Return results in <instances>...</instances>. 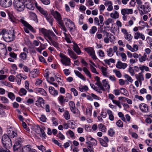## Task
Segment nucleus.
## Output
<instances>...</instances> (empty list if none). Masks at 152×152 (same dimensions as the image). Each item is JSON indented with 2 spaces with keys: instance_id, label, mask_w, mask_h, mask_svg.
I'll return each instance as SVG.
<instances>
[{
  "instance_id": "21",
  "label": "nucleus",
  "mask_w": 152,
  "mask_h": 152,
  "mask_svg": "<svg viewBox=\"0 0 152 152\" xmlns=\"http://www.w3.org/2000/svg\"><path fill=\"white\" fill-rule=\"evenodd\" d=\"M135 76L136 79L139 81L140 85H141L142 81L144 80V77L142 72H140L139 73L138 75H135Z\"/></svg>"
},
{
  "instance_id": "20",
  "label": "nucleus",
  "mask_w": 152,
  "mask_h": 152,
  "mask_svg": "<svg viewBox=\"0 0 152 152\" xmlns=\"http://www.w3.org/2000/svg\"><path fill=\"white\" fill-rule=\"evenodd\" d=\"M7 134L11 138H13L14 137H16L17 136V131L11 129L7 131Z\"/></svg>"
},
{
  "instance_id": "51",
  "label": "nucleus",
  "mask_w": 152,
  "mask_h": 152,
  "mask_svg": "<svg viewBox=\"0 0 152 152\" xmlns=\"http://www.w3.org/2000/svg\"><path fill=\"white\" fill-rule=\"evenodd\" d=\"M107 55L110 56L111 57L113 55V49L112 48H110L107 50Z\"/></svg>"
},
{
  "instance_id": "44",
  "label": "nucleus",
  "mask_w": 152,
  "mask_h": 152,
  "mask_svg": "<svg viewBox=\"0 0 152 152\" xmlns=\"http://www.w3.org/2000/svg\"><path fill=\"white\" fill-rule=\"evenodd\" d=\"M80 91L81 92H84L88 91V86L86 85L84 86H80L79 87Z\"/></svg>"
},
{
  "instance_id": "3",
  "label": "nucleus",
  "mask_w": 152,
  "mask_h": 152,
  "mask_svg": "<svg viewBox=\"0 0 152 152\" xmlns=\"http://www.w3.org/2000/svg\"><path fill=\"white\" fill-rule=\"evenodd\" d=\"M41 31L42 33L44 35L47 41L50 43V42L46 38V37H47L48 39V36L50 37L52 36L53 37V38L54 40V41H55L57 40L58 39V37L52 31L49 30H48L45 28H42L41 29Z\"/></svg>"
},
{
  "instance_id": "2",
  "label": "nucleus",
  "mask_w": 152,
  "mask_h": 152,
  "mask_svg": "<svg viewBox=\"0 0 152 152\" xmlns=\"http://www.w3.org/2000/svg\"><path fill=\"white\" fill-rule=\"evenodd\" d=\"M3 35L4 40L7 42L12 41L15 39L14 31L9 32L5 30H3L0 32V35Z\"/></svg>"
},
{
  "instance_id": "12",
  "label": "nucleus",
  "mask_w": 152,
  "mask_h": 152,
  "mask_svg": "<svg viewBox=\"0 0 152 152\" xmlns=\"http://www.w3.org/2000/svg\"><path fill=\"white\" fill-rule=\"evenodd\" d=\"M35 129L36 132L39 134L40 137L42 138H44L46 136L45 134L44 130L40 128L39 125H37L36 126Z\"/></svg>"
},
{
  "instance_id": "11",
  "label": "nucleus",
  "mask_w": 152,
  "mask_h": 152,
  "mask_svg": "<svg viewBox=\"0 0 152 152\" xmlns=\"http://www.w3.org/2000/svg\"><path fill=\"white\" fill-rule=\"evenodd\" d=\"M12 4L11 0H0V5L3 7H9L12 5Z\"/></svg>"
},
{
  "instance_id": "14",
  "label": "nucleus",
  "mask_w": 152,
  "mask_h": 152,
  "mask_svg": "<svg viewBox=\"0 0 152 152\" xmlns=\"http://www.w3.org/2000/svg\"><path fill=\"white\" fill-rule=\"evenodd\" d=\"M22 152H37L35 149H31L30 145H27L23 147L22 148Z\"/></svg>"
},
{
  "instance_id": "9",
  "label": "nucleus",
  "mask_w": 152,
  "mask_h": 152,
  "mask_svg": "<svg viewBox=\"0 0 152 152\" xmlns=\"http://www.w3.org/2000/svg\"><path fill=\"white\" fill-rule=\"evenodd\" d=\"M85 50L93 59L96 60L97 59V58L95 54V51L92 48H85Z\"/></svg>"
},
{
  "instance_id": "39",
  "label": "nucleus",
  "mask_w": 152,
  "mask_h": 152,
  "mask_svg": "<svg viewBox=\"0 0 152 152\" xmlns=\"http://www.w3.org/2000/svg\"><path fill=\"white\" fill-rule=\"evenodd\" d=\"M10 139V137L8 136V135L7 134H4L2 136V137L1 140L2 143L4 142L7 141L8 140H9Z\"/></svg>"
},
{
  "instance_id": "41",
  "label": "nucleus",
  "mask_w": 152,
  "mask_h": 152,
  "mask_svg": "<svg viewBox=\"0 0 152 152\" xmlns=\"http://www.w3.org/2000/svg\"><path fill=\"white\" fill-rule=\"evenodd\" d=\"M140 69L141 70V72L143 73L144 72V70L148 72L149 71V68L147 66L144 65H141L139 67Z\"/></svg>"
},
{
  "instance_id": "50",
  "label": "nucleus",
  "mask_w": 152,
  "mask_h": 152,
  "mask_svg": "<svg viewBox=\"0 0 152 152\" xmlns=\"http://www.w3.org/2000/svg\"><path fill=\"white\" fill-rule=\"evenodd\" d=\"M99 140L102 145L105 147L107 146L108 144L107 142H106V141H105L103 139L101 138H99Z\"/></svg>"
},
{
  "instance_id": "18",
  "label": "nucleus",
  "mask_w": 152,
  "mask_h": 152,
  "mask_svg": "<svg viewBox=\"0 0 152 152\" xmlns=\"http://www.w3.org/2000/svg\"><path fill=\"white\" fill-rule=\"evenodd\" d=\"M7 52V50L5 45L2 43H0V55H5Z\"/></svg>"
},
{
  "instance_id": "49",
  "label": "nucleus",
  "mask_w": 152,
  "mask_h": 152,
  "mask_svg": "<svg viewBox=\"0 0 152 152\" xmlns=\"http://www.w3.org/2000/svg\"><path fill=\"white\" fill-rule=\"evenodd\" d=\"M101 69L103 75L105 76H107V68L104 66H102Z\"/></svg>"
},
{
  "instance_id": "25",
  "label": "nucleus",
  "mask_w": 152,
  "mask_h": 152,
  "mask_svg": "<svg viewBox=\"0 0 152 152\" xmlns=\"http://www.w3.org/2000/svg\"><path fill=\"white\" fill-rule=\"evenodd\" d=\"M104 5L106 7H108L107 10L110 11L113 10V7L112 6V3L111 1H107L104 3Z\"/></svg>"
},
{
  "instance_id": "35",
  "label": "nucleus",
  "mask_w": 152,
  "mask_h": 152,
  "mask_svg": "<svg viewBox=\"0 0 152 152\" xmlns=\"http://www.w3.org/2000/svg\"><path fill=\"white\" fill-rule=\"evenodd\" d=\"M57 21L58 23L60 25V27L61 29L65 32H66L67 30L66 29V27L64 23L61 20V19H60V20Z\"/></svg>"
},
{
  "instance_id": "57",
  "label": "nucleus",
  "mask_w": 152,
  "mask_h": 152,
  "mask_svg": "<svg viewBox=\"0 0 152 152\" xmlns=\"http://www.w3.org/2000/svg\"><path fill=\"white\" fill-rule=\"evenodd\" d=\"M89 138L90 140L92 141V142H91V143L93 145H97V142L96 140L91 137H88V139H89Z\"/></svg>"
},
{
  "instance_id": "32",
  "label": "nucleus",
  "mask_w": 152,
  "mask_h": 152,
  "mask_svg": "<svg viewBox=\"0 0 152 152\" xmlns=\"http://www.w3.org/2000/svg\"><path fill=\"white\" fill-rule=\"evenodd\" d=\"M74 72L77 76L83 80L85 81L86 80V79L85 77L78 71L75 70Z\"/></svg>"
},
{
  "instance_id": "63",
  "label": "nucleus",
  "mask_w": 152,
  "mask_h": 152,
  "mask_svg": "<svg viewBox=\"0 0 152 152\" xmlns=\"http://www.w3.org/2000/svg\"><path fill=\"white\" fill-rule=\"evenodd\" d=\"M125 38L128 41H131L132 38V36L131 34H129L128 33L127 34L124 35Z\"/></svg>"
},
{
  "instance_id": "42",
  "label": "nucleus",
  "mask_w": 152,
  "mask_h": 152,
  "mask_svg": "<svg viewBox=\"0 0 152 152\" xmlns=\"http://www.w3.org/2000/svg\"><path fill=\"white\" fill-rule=\"evenodd\" d=\"M83 70L86 75L88 76L90 78H91V73L87 68L85 67H84Z\"/></svg>"
},
{
  "instance_id": "43",
  "label": "nucleus",
  "mask_w": 152,
  "mask_h": 152,
  "mask_svg": "<svg viewBox=\"0 0 152 152\" xmlns=\"http://www.w3.org/2000/svg\"><path fill=\"white\" fill-rule=\"evenodd\" d=\"M91 142L90 141H88L86 142V143L88 145V150L90 152H94V148L91 145Z\"/></svg>"
},
{
  "instance_id": "37",
  "label": "nucleus",
  "mask_w": 152,
  "mask_h": 152,
  "mask_svg": "<svg viewBox=\"0 0 152 152\" xmlns=\"http://www.w3.org/2000/svg\"><path fill=\"white\" fill-rule=\"evenodd\" d=\"M107 113L109 116V119L111 121H113L114 118V116L112 112L109 110H107Z\"/></svg>"
},
{
  "instance_id": "27",
  "label": "nucleus",
  "mask_w": 152,
  "mask_h": 152,
  "mask_svg": "<svg viewBox=\"0 0 152 152\" xmlns=\"http://www.w3.org/2000/svg\"><path fill=\"white\" fill-rule=\"evenodd\" d=\"M49 91L50 93L53 96H56L58 94V92L55 90L54 87L50 86L49 88Z\"/></svg>"
},
{
  "instance_id": "46",
  "label": "nucleus",
  "mask_w": 152,
  "mask_h": 152,
  "mask_svg": "<svg viewBox=\"0 0 152 152\" xmlns=\"http://www.w3.org/2000/svg\"><path fill=\"white\" fill-rule=\"evenodd\" d=\"M103 33L104 34H106L107 37L104 38V41L105 43H107L109 42V39L108 37H109V34L107 31H103Z\"/></svg>"
},
{
  "instance_id": "59",
  "label": "nucleus",
  "mask_w": 152,
  "mask_h": 152,
  "mask_svg": "<svg viewBox=\"0 0 152 152\" xmlns=\"http://www.w3.org/2000/svg\"><path fill=\"white\" fill-rule=\"evenodd\" d=\"M113 72L115 73L116 75L118 78H120L122 76V75L120 72L117 70L114 69L113 70Z\"/></svg>"
},
{
  "instance_id": "4",
  "label": "nucleus",
  "mask_w": 152,
  "mask_h": 152,
  "mask_svg": "<svg viewBox=\"0 0 152 152\" xmlns=\"http://www.w3.org/2000/svg\"><path fill=\"white\" fill-rule=\"evenodd\" d=\"M13 4L14 7L19 11H23L25 8L24 1L22 0H14Z\"/></svg>"
},
{
  "instance_id": "33",
  "label": "nucleus",
  "mask_w": 152,
  "mask_h": 152,
  "mask_svg": "<svg viewBox=\"0 0 152 152\" xmlns=\"http://www.w3.org/2000/svg\"><path fill=\"white\" fill-rule=\"evenodd\" d=\"M48 37V39L51 42L52 45L56 48H58L59 44L55 41L53 40L51 37H50L49 36Z\"/></svg>"
},
{
  "instance_id": "45",
  "label": "nucleus",
  "mask_w": 152,
  "mask_h": 152,
  "mask_svg": "<svg viewBox=\"0 0 152 152\" xmlns=\"http://www.w3.org/2000/svg\"><path fill=\"white\" fill-rule=\"evenodd\" d=\"M147 55L146 53H144L143 55L141 57H139V60L140 62H142L143 61H145L147 58Z\"/></svg>"
},
{
  "instance_id": "5",
  "label": "nucleus",
  "mask_w": 152,
  "mask_h": 152,
  "mask_svg": "<svg viewBox=\"0 0 152 152\" xmlns=\"http://www.w3.org/2000/svg\"><path fill=\"white\" fill-rule=\"evenodd\" d=\"M22 142V139L20 137L18 138L16 140L15 142L13 147L14 152H19L20 150V143Z\"/></svg>"
},
{
  "instance_id": "53",
  "label": "nucleus",
  "mask_w": 152,
  "mask_h": 152,
  "mask_svg": "<svg viewBox=\"0 0 152 152\" xmlns=\"http://www.w3.org/2000/svg\"><path fill=\"white\" fill-rule=\"evenodd\" d=\"M39 10L42 14L44 15L45 17L48 15L47 11L44 10L41 7H39Z\"/></svg>"
},
{
  "instance_id": "26",
  "label": "nucleus",
  "mask_w": 152,
  "mask_h": 152,
  "mask_svg": "<svg viewBox=\"0 0 152 152\" xmlns=\"http://www.w3.org/2000/svg\"><path fill=\"white\" fill-rule=\"evenodd\" d=\"M134 38L136 39H138L139 38H141L143 40H144L145 39V37L144 35L140 33L139 32L135 33Z\"/></svg>"
},
{
  "instance_id": "23",
  "label": "nucleus",
  "mask_w": 152,
  "mask_h": 152,
  "mask_svg": "<svg viewBox=\"0 0 152 152\" xmlns=\"http://www.w3.org/2000/svg\"><path fill=\"white\" fill-rule=\"evenodd\" d=\"M127 66V64L125 63H122L121 62L118 61L116 64V67L118 69H125Z\"/></svg>"
},
{
  "instance_id": "61",
  "label": "nucleus",
  "mask_w": 152,
  "mask_h": 152,
  "mask_svg": "<svg viewBox=\"0 0 152 152\" xmlns=\"http://www.w3.org/2000/svg\"><path fill=\"white\" fill-rule=\"evenodd\" d=\"M5 106L2 104H0V115H2L4 113V112L3 109L5 108Z\"/></svg>"
},
{
  "instance_id": "29",
  "label": "nucleus",
  "mask_w": 152,
  "mask_h": 152,
  "mask_svg": "<svg viewBox=\"0 0 152 152\" xmlns=\"http://www.w3.org/2000/svg\"><path fill=\"white\" fill-rule=\"evenodd\" d=\"M2 143L4 146L7 148H10L12 146V143L11 139L8 140L7 141L3 142Z\"/></svg>"
},
{
  "instance_id": "28",
  "label": "nucleus",
  "mask_w": 152,
  "mask_h": 152,
  "mask_svg": "<svg viewBox=\"0 0 152 152\" xmlns=\"http://www.w3.org/2000/svg\"><path fill=\"white\" fill-rule=\"evenodd\" d=\"M67 51L69 56L71 58L74 59H76L77 58L78 56H77L76 54L72 50L68 49Z\"/></svg>"
},
{
  "instance_id": "22",
  "label": "nucleus",
  "mask_w": 152,
  "mask_h": 152,
  "mask_svg": "<svg viewBox=\"0 0 152 152\" xmlns=\"http://www.w3.org/2000/svg\"><path fill=\"white\" fill-rule=\"evenodd\" d=\"M121 13L122 15L132 14L133 13V10L132 9H124L121 10Z\"/></svg>"
},
{
  "instance_id": "55",
  "label": "nucleus",
  "mask_w": 152,
  "mask_h": 152,
  "mask_svg": "<svg viewBox=\"0 0 152 152\" xmlns=\"http://www.w3.org/2000/svg\"><path fill=\"white\" fill-rule=\"evenodd\" d=\"M20 57L22 59L25 60L27 58V55L26 53H20Z\"/></svg>"
},
{
  "instance_id": "17",
  "label": "nucleus",
  "mask_w": 152,
  "mask_h": 152,
  "mask_svg": "<svg viewBox=\"0 0 152 152\" xmlns=\"http://www.w3.org/2000/svg\"><path fill=\"white\" fill-rule=\"evenodd\" d=\"M51 13L57 21L61 19L60 14L57 11H54L53 10H51Z\"/></svg>"
},
{
  "instance_id": "40",
  "label": "nucleus",
  "mask_w": 152,
  "mask_h": 152,
  "mask_svg": "<svg viewBox=\"0 0 152 152\" xmlns=\"http://www.w3.org/2000/svg\"><path fill=\"white\" fill-rule=\"evenodd\" d=\"M25 88L27 90L28 92H32L33 91L32 89H30L29 88V83L28 81L26 80L25 81Z\"/></svg>"
},
{
  "instance_id": "16",
  "label": "nucleus",
  "mask_w": 152,
  "mask_h": 152,
  "mask_svg": "<svg viewBox=\"0 0 152 152\" xmlns=\"http://www.w3.org/2000/svg\"><path fill=\"white\" fill-rule=\"evenodd\" d=\"M95 80L96 81V83L95 84L97 85L101 90L103 91L105 90L104 88L103 87L102 84L100 81V78L99 77L97 76H96L94 77Z\"/></svg>"
},
{
  "instance_id": "19",
  "label": "nucleus",
  "mask_w": 152,
  "mask_h": 152,
  "mask_svg": "<svg viewBox=\"0 0 152 152\" xmlns=\"http://www.w3.org/2000/svg\"><path fill=\"white\" fill-rule=\"evenodd\" d=\"M141 111L143 112L147 113L148 111V108L147 104L144 103L141 104L139 106Z\"/></svg>"
},
{
  "instance_id": "48",
  "label": "nucleus",
  "mask_w": 152,
  "mask_h": 152,
  "mask_svg": "<svg viewBox=\"0 0 152 152\" xmlns=\"http://www.w3.org/2000/svg\"><path fill=\"white\" fill-rule=\"evenodd\" d=\"M64 116L66 120H69L70 119V115L68 111L66 110L64 114Z\"/></svg>"
},
{
  "instance_id": "54",
  "label": "nucleus",
  "mask_w": 152,
  "mask_h": 152,
  "mask_svg": "<svg viewBox=\"0 0 152 152\" xmlns=\"http://www.w3.org/2000/svg\"><path fill=\"white\" fill-rule=\"evenodd\" d=\"M99 22H100V26L102 27L104 25V23L103 22L104 21V18L103 16L102 15H100L99 16Z\"/></svg>"
},
{
  "instance_id": "6",
  "label": "nucleus",
  "mask_w": 152,
  "mask_h": 152,
  "mask_svg": "<svg viewBox=\"0 0 152 152\" xmlns=\"http://www.w3.org/2000/svg\"><path fill=\"white\" fill-rule=\"evenodd\" d=\"M66 26L69 29L70 31H72L73 29L75 28V25L72 21L70 19L67 18H65L64 19Z\"/></svg>"
},
{
  "instance_id": "36",
  "label": "nucleus",
  "mask_w": 152,
  "mask_h": 152,
  "mask_svg": "<svg viewBox=\"0 0 152 152\" xmlns=\"http://www.w3.org/2000/svg\"><path fill=\"white\" fill-rule=\"evenodd\" d=\"M110 16L111 18H113L116 19L118 18L119 13L117 11H115L114 13L112 12L110 13Z\"/></svg>"
},
{
  "instance_id": "52",
  "label": "nucleus",
  "mask_w": 152,
  "mask_h": 152,
  "mask_svg": "<svg viewBox=\"0 0 152 152\" xmlns=\"http://www.w3.org/2000/svg\"><path fill=\"white\" fill-rule=\"evenodd\" d=\"M0 99L4 104L8 103L9 101L7 98L4 96H1L0 97Z\"/></svg>"
},
{
  "instance_id": "56",
  "label": "nucleus",
  "mask_w": 152,
  "mask_h": 152,
  "mask_svg": "<svg viewBox=\"0 0 152 152\" xmlns=\"http://www.w3.org/2000/svg\"><path fill=\"white\" fill-rule=\"evenodd\" d=\"M124 77L129 82L131 83L133 82V80L132 79L130 76H129L127 74H125L124 75Z\"/></svg>"
},
{
  "instance_id": "13",
  "label": "nucleus",
  "mask_w": 152,
  "mask_h": 152,
  "mask_svg": "<svg viewBox=\"0 0 152 152\" xmlns=\"http://www.w3.org/2000/svg\"><path fill=\"white\" fill-rule=\"evenodd\" d=\"M69 105L71 111L74 114H76L80 113L78 110L76 108L75 103L73 101H70L69 102Z\"/></svg>"
},
{
  "instance_id": "58",
  "label": "nucleus",
  "mask_w": 152,
  "mask_h": 152,
  "mask_svg": "<svg viewBox=\"0 0 152 152\" xmlns=\"http://www.w3.org/2000/svg\"><path fill=\"white\" fill-rule=\"evenodd\" d=\"M114 22L113 20L111 18H109L105 20L104 22V24L106 25H109L110 23H113Z\"/></svg>"
},
{
  "instance_id": "64",
  "label": "nucleus",
  "mask_w": 152,
  "mask_h": 152,
  "mask_svg": "<svg viewBox=\"0 0 152 152\" xmlns=\"http://www.w3.org/2000/svg\"><path fill=\"white\" fill-rule=\"evenodd\" d=\"M116 125L119 127H122L123 126V123L120 120L118 121L116 123Z\"/></svg>"
},
{
  "instance_id": "1",
  "label": "nucleus",
  "mask_w": 152,
  "mask_h": 152,
  "mask_svg": "<svg viewBox=\"0 0 152 152\" xmlns=\"http://www.w3.org/2000/svg\"><path fill=\"white\" fill-rule=\"evenodd\" d=\"M136 2L138 4V8L140 15H142L150 11L151 8L148 2H145L144 4H142L141 0H136Z\"/></svg>"
},
{
  "instance_id": "30",
  "label": "nucleus",
  "mask_w": 152,
  "mask_h": 152,
  "mask_svg": "<svg viewBox=\"0 0 152 152\" xmlns=\"http://www.w3.org/2000/svg\"><path fill=\"white\" fill-rule=\"evenodd\" d=\"M102 83L103 87L104 88V87L106 90H109L110 88V85L109 84L108 81L106 80H104L102 81Z\"/></svg>"
},
{
  "instance_id": "60",
  "label": "nucleus",
  "mask_w": 152,
  "mask_h": 152,
  "mask_svg": "<svg viewBox=\"0 0 152 152\" xmlns=\"http://www.w3.org/2000/svg\"><path fill=\"white\" fill-rule=\"evenodd\" d=\"M97 28L95 26H93L92 27L91 29L90 30L89 32L91 34H93L95 33L97 31Z\"/></svg>"
},
{
  "instance_id": "24",
  "label": "nucleus",
  "mask_w": 152,
  "mask_h": 152,
  "mask_svg": "<svg viewBox=\"0 0 152 152\" xmlns=\"http://www.w3.org/2000/svg\"><path fill=\"white\" fill-rule=\"evenodd\" d=\"M74 45L73 46V50L78 55H80L81 52L77 44L75 42H73Z\"/></svg>"
},
{
  "instance_id": "15",
  "label": "nucleus",
  "mask_w": 152,
  "mask_h": 152,
  "mask_svg": "<svg viewBox=\"0 0 152 152\" xmlns=\"http://www.w3.org/2000/svg\"><path fill=\"white\" fill-rule=\"evenodd\" d=\"M44 100L42 98L38 97L37 100L36 101V104L38 106L44 108L45 107Z\"/></svg>"
},
{
  "instance_id": "62",
  "label": "nucleus",
  "mask_w": 152,
  "mask_h": 152,
  "mask_svg": "<svg viewBox=\"0 0 152 152\" xmlns=\"http://www.w3.org/2000/svg\"><path fill=\"white\" fill-rule=\"evenodd\" d=\"M8 97L11 100H13L15 98V95L12 92H9L8 94Z\"/></svg>"
},
{
  "instance_id": "8",
  "label": "nucleus",
  "mask_w": 152,
  "mask_h": 152,
  "mask_svg": "<svg viewBox=\"0 0 152 152\" xmlns=\"http://www.w3.org/2000/svg\"><path fill=\"white\" fill-rule=\"evenodd\" d=\"M20 21L26 27L24 28V29L26 33H29V31L28 29H29L31 31L34 32V30L33 28L26 21L23 19H21Z\"/></svg>"
},
{
  "instance_id": "7",
  "label": "nucleus",
  "mask_w": 152,
  "mask_h": 152,
  "mask_svg": "<svg viewBox=\"0 0 152 152\" xmlns=\"http://www.w3.org/2000/svg\"><path fill=\"white\" fill-rule=\"evenodd\" d=\"M61 61L62 64L65 66H69L71 64V60L70 58L63 54L60 55Z\"/></svg>"
},
{
  "instance_id": "38",
  "label": "nucleus",
  "mask_w": 152,
  "mask_h": 152,
  "mask_svg": "<svg viewBox=\"0 0 152 152\" xmlns=\"http://www.w3.org/2000/svg\"><path fill=\"white\" fill-rule=\"evenodd\" d=\"M47 20L50 23L51 26L53 25V22L54 19L53 17L50 15H48L45 17Z\"/></svg>"
},
{
  "instance_id": "31",
  "label": "nucleus",
  "mask_w": 152,
  "mask_h": 152,
  "mask_svg": "<svg viewBox=\"0 0 152 152\" xmlns=\"http://www.w3.org/2000/svg\"><path fill=\"white\" fill-rule=\"evenodd\" d=\"M35 91L37 93H39L44 96H45L47 95L46 92L42 88H37L35 89Z\"/></svg>"
},
{
  "instance_id": "34",
  "label": "nucleus",
  "mask_w": 152,
  "mask_h": 152,
  "mask_svg": "<svg viewBox=\"0 0 152 152\" xmlns=\"http://www.w3.org/2000/svg\"><path fill=\"white\" fill-rule=\"evenodd\" d=\"M98 128L100 131L102 132H106L107 129L106 126L102 124H100L98 125Z\"/></svg>"
},
{
  "instance_id": "10",
  "label": "nucleus",
  "mask_w": 152,
  "mask_h": 152,
  "mask_svg": "<svg viewBox=\"0 0 152 152\" xmlns=\"http://www.w3.org/2000/svg\"><path fill=\"white\" fill-rule=\"evenodd\" d=\"M25 7L30 10H33L34 9L35 7L34 3L30 0H23Z\"/></svg>"
},
{
  "instance_id": "47",
  "label": "nucleus",
  "mask_w": 152,
  "mask_h": 152,
  "mask_svg": "<svg viewBox=\"0 0 152 152\" xmlns=\"http://www.w3.org/2000/svg\"><path fill=\"white\" fill-rule=\"evenodd\" d=\"M27 93L26 90L24 88H22L20 89L19 91V94L20 96L25 95Z\"/></svg>"
}]
</instances>
